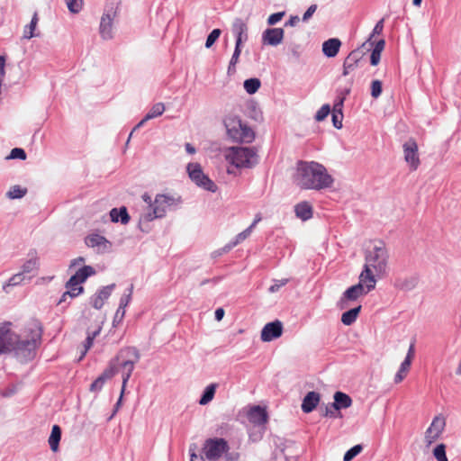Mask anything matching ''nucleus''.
<instances>
[{
	"instance_id": "nucleus-1",
	"label": "nucleus",
	"mask_w": 461,
	"mask_h": 461,
	"mask_svg": "<svg viewBox=\"0 0 461 461\" xmlns=\"http://www.w3.org/2000/svg\"><path fill=\"white\" fill-rule=\"evenodd\" d=\"M389 253L383 241L375 242L365 251V265L359 278L362 282H369L367 291L375 289L376 276L384 274L387 267Z\"/></svg>"
},
{
	"instance_id": "nucleus-2",
	"label": "nucleus",
	"mask_w": 461,
	"mask_h": 461,
	"mask_svg": "<svg viewBox=\"0 0 461 461\" xmlns=\"http://www.w3.org/2000/svg\"><path fill=\"white\" fill-rule=\"evenodd\" d=\"M294 181L303 189L313 190L330 188L333 184V178L325 167L314 161H299Z\"/></svg>"
},
{
	"instance_id": "nucleus-3",
	"label": "nucleus",
	"mask_w": 461,
	"mask_h": 461,
	"mask_svg": "<svg viewBox=\"0 0 461 461\" xmlns=\"http://www.w3.org/2000/svg\"><path fill=\"white\" fill-rule=\"evenodd\" d=\"M27 335L24 338L15 334V340L12 342V349L14 356L21 361L31 360L34 357L36 348L41 344L42 328L40 322L33 321L27 328Z\"/></svg>"
},
{
	"instance_id": "nucleus-4",
	"label": "nucleus",
	"mask_w": 461,
	"mask_h": 461,
	"mask_svg": "<svg viewBox=\"0 0 461 461\" xmlns=\"http://www.w3.org/2000/svg\"><path fill=\"white\" fill-rule=\"evenodd\" d=\"M203 454L208 461H238L240 454L236 451L230 452L228 442L224 438H212L204 441L202 447Z\"/></svg>"
},
{
	"instance_id": "nucleus-5",
	"label": "nucleus",
	"mask_w": 461,
	"mask_h": 461,
	"mask_svg": "<svg viewBox=\"0 0 461 461\" xmlns=\"http://www.w3.org/2000/svg\"><path fill=\"white\" fill-rule=\"evenodd\" d=\"M182 203L180 196L158 194L153 203V210L141 214L140 220L151 221L155 219L163 218L167 209L176 208Z\"/></svg>"
},
{
	"instance_id": "nucleus-6",
	"label": "nucleus",
	"mask_w": 461,
	"mask_h": 461,
	"mask_svg": "<svg viewBox=\"0 0 461 461\" xmlns=\"http://www.w3.org/2000/svg\"><path fill=\"white\" fill-rule=\"evenodd\" d=\"M224 125L229 137L235 141L249 143L255 138L254 131L243 123L238 116H227L224 120Z\"/></svg>"
},
{
	"instance_id": "nucleus-7",
	"label": "nucleus",
	"mask_w": 461,
	"mask_h": 461,
	"mask_svg": "<svg viewBox=\"0 0 461 461\" xmlns=\"http://www.w3.org/2000/svg\"><path fill=\"white\" fill-rule=\"evenodd\" d=\"M226 159L236 167H252L258 163V155L254 148L232 147L226 154Z\"/></svg>"
},
{
	"instance_id": "nucleus-8",
	"label": "nucleus",
	"mask_w": 461,
	"mask_h": 461,
	"mask_svg": "<svg viewBox=\"0 0 461 461\" xmlns=\"http://www.w3.org/2000/svg\"><path fill=\"white\" fill-rule=\"evenodd\" d=\"M118 4L112 3L105 6L101 16L99 24V34L104 41H110L113 38V22L117 17Z\"/></svg>"
},
{
	"instance_id": "nucleus-9",
	"label": "nucleus",
	"mask_w": 461,
	"mask_h": 461,
	"mask_svg": "<svg viewBox=\"0 0 461 461\" xmlns=\"http://www.w3.org/2000/svg\"><path fill=\"white\" fill-rule=\"evenodd\" d=\"M186 170L190 179L197 186L212 193H215L217 191V185L203 172L202 167L199 163H189L186 167Z\"/></svg>"
},
{
	"instance_id": "nucleus-10",
	"label": "nucleus",
	"mask_w": 461,
	"mask_h": 461,
	"mask_svg": "<svg viewBox=\"0 0 461 461\" xmlns=\"http://www.w3.org/2000/svg\"><path fill=\"white\" fill-rule=\"evenodd\" d=\"M369 282H362L359 279V283L348 288L343 296L340 298L338 305L340 309H346L348 306V301H355L362 295L366 294L370 291H367Z\"/></svg>"
},
{
	"instance_id": "nucleus-11",
	"label": "nucleus",
	"mask_w": 461,
	"mask_h": 461,
	"mask_svg": "<svg viewBox=\"0 0 461 461\" xmlns=\"http://www.w3.org/2000/svg\"><path fill=\"white\" fill-rule=\"evenodd\" d=\"M404 159L410 166L411 170H416L420 165V158L418 154V145L412 139L408 140L403 144Z\"/></svg>"
},
{
	"instance_id": "nucleus-12",
	"label": "nucleus",
	"mask_w": 461,
	"mask_h": 461,
	"mask_svg": "<svg viewBox=\"0 0 461 461\" xmlns=\"http://www.w3.org/2000/svg\"><path fill=\"white\" fill-rule=\"evenodd\" d=\"M95 274V270L91 266H84L79 268L75 275H73L68 281L66 283V288H80L82 287L80 284L84 283L89 276H94Z\"/></svg>"
},
{
	"instance_id": "nucleus-13",
	"label": "nucleus",
	"mask_w": 461,
	"mask_h": 461,
	"mask_svg": "<svg viewBox=\"0 0 461 461\" xmlns=\"http://www.w3.org/2000/svg\"><path fill=\"white\" fill-rule=\"evenodd\" d=\"M283 324L280 321L276 320L267 323L260 334L261 340L264 342H269L276 339L282 336Z\"/></svg>"
},
{
	"instance_id": "nucleus-14",
	"label": "nucleus",
	"mask_w": 461,
	"mask_h": 461,
	"mask_svg": "<svg viewBox=\"0 0 461 461\" xmlns=\"http://www.w3.org/2000/svg\"><path fill=\"white\" fill-rule=\"evenodd\" d=\"M285 31L282 28H267L262 32V44L277 46L282 43Z\"/></svg>"
},
{
	"instance_id": "nucleus-15",
	"label": "nucleus",
	"mask_w": 461,
	"mask_h": 461,
	"mask_svg": "<svg viewBox=\"0 0 461 461\" xmlns=\"http://www.w3.org/2000/svg\"><path fill=\"white\" fill-rule=\"evenodd\" d=\"M117 372L118 369L116 367V365L113 363V361H111L109 366L105 368L104 372L91 384L90 391H101L105 382L111 379Z\"/></svg>"
},
{
	"instance_id": "nucleus-16",
	"label": "nucleus",
	"mask_w": 461,
	"mask_h": 461,
	"mask_svg": "<svg viewBox=\"0 0 461 461\" xmlns=\"http://www.w3.org/2000/svg\"><path fill=\"white\" fill-rule=\"evenodd\" d=\"M247 418L249 422L253 423L254 425L261 426L267 423L268 415L266 408L259 405H254L249 407V411H247Z\"/></svg>"
},
{
	"instance_id": "nucleus-17",
	"label": "nucleus",
	"mask_w": 461,
	"mask_h": 461,
	"mask_svg": "<svg viewBox=\"0 0 461 461\" xmlns=\"http://www.w3.org/2000/svg\"><path fill=\"white\" fill-rule=\"evenodd\" d=\"M10 323L0 327V355L10 352L12 341L15 340V333L9 329Z\"/></svg>"
},
{
	"instance_id": "nucleus-18",
	"label": "nucleus",
	"mask_w": 461,
	"mask_h": 461,
	"mask_svg": "<svg viewBox=\"0 0 461 461\" xmlns=\"http://www.w3.org/2000/svg\"><path fill=\"white\" fill-rule=\"evenodd\" d=\"M85 242L89 248H95L99 253H104L111 248V242L99 234L88 235Z\"/></svg>"
},
{
	"instance_id": "nucleus-19",
	"label": "nucleus",
	"mask_w": 461,
	"mask_h": 461,
	"mask_svg": "<svg viewBox=\"0 0 461 461\" xmlns=\"http://www.w3.org/2000/svg\"><path fill=\"white\" fill-rule=\"evenodd\" d=\"M114 287L115 284H111L98 290L91 298L92 306L96 310H100L104 304V302L110 297Z\"/></svg>"
},
{
	"instance_id": "nucleus-20",
	"label": "nucleus",
	"mask_w": 461,
	"mask_h": 461,
	"mask_svg": "<svg viewBox=\"0 0 461 461\" xmlns=\"http://www.w3.org/2000/svg\"><path fill=\"white\" fill-rule=\"evenodd\" d=\"M333 398L334 402L330 404V409H332L334 412H338L341 409H347L352 404V399L345 393L336 392Z\"/></svg>"
},
{
	"instance_id": "nucleus-21",
	"label": "nucleus",
	"mask_w": 461,
	"mask_h": 461,
	"mask_svg": "<svg viewBox=\"0 0 461 461\" xmlns=\"http://www.w3.org/2000/svg\"><path fill=\"white\" fill-rule=\"evenodd\" d=\"M321 400L319 393L312 391L309 392L303 398L302 402V411L305 413L312 412L318 405Z\"/></svg>"
},
{
	"instance_id": "nucleus-22",
	"label": "nucleus",
	"mask_w": 461,
	"mask_h": 461,
	"mask_svg": "<svg viewBox=\"0 0 461 461\" xmlns=\"http://www.w3.org/2000/svg\"><path fill=\"white\" fill-rule=\"evenodd\" d=\"M248 27L246 23L241 19H236L232 24V32L236 36L235 44L242 45V42L247 41Z\"/></svg>"
},
{
	"instance_id": "nucleus-23",
	"label": "nucleus",
	"mask_w": 461,
	"mask_h": 461,
	"mask_svg": "<svg viewBox=\"0 0 461 461\" xmlns=\"http://www.w3.org/2000/svg\"><path fill=\"white\" fill-rule=\"evenodd\" d=\"M135 362H132L131 360H123L121 363V371H122V393L121 396H122V393L124 392L126 384L128 383L133 370ZM122 397H120L119 401L117 402V405L120 404Z\"/></svg>"
},
{
	"instance_id": "nucleus-24",
	"label": "nucleus",
	"mask_w": 461,
	"mask_h": 461,
	"mask_svg": "<svg viewBox=\"0 0 461 461\" xmlns=\"http://www.w3.org/2000/svg\"><path fill=\"white\" fill-rule=\"evenodd\" d=\"M341 46V41L337 38H331L325 41L322 44V52L328 58L335 57Z\"/></svg>"
},
{
	"instance_id": "nucleus-25",
	"label": "nucleus",
	"mask_w": 461,
	"mask_h": 461,
	"mask_svg": "<svg viewBox=\"0 0 461 461\" xmlns=\"http://www.w3.org/2000/svg\"><path fill=\"white\" fill-rule=\"evenodd\" d=\"M29 258L22 266V273L26 276L28 274L35 273L39 267V258L36 251L28 254Z\"/></svg>"
},
{
	"instance_id": "nucleus-26",
	"label": "nucleus",
	"mask_w": 461,
	"mask_h": 461,
	"mask_svg": "<svg viewBox=\"0 0 461 461\" xmlns=\"http://www.w3.org/2000/svg\"><path fill=\"white\" fill-rule=\"evenodd\" d=\"M110 218L113 222H121L122 224H127L130 221V215L127 208L122 206L121 208H113L110 211Z\"/></svg>"
},
{
	"instance_id": "nucleus-27",
	"label": "nucleus",
	"mask_w": 461,
	"mask_h": 461,
	"mask_svg": "<svg viewBox=\"0 0 461 461\" xmlns=\"http://www.w3.org/2000/svg\"><path fill=\"white\" fill-rule=\"evenodd\" d=\"M294 212L298 218L307 221L312 217V207L308 202H301L294 206Z\"/></svg>"
},
{
	"instance_id": "nucleus-28",
	"label": "nucleus",
	"mask_w": 461,
	"mask_h": 461,
	"mask_svg": "<svg viewBox=\"0 0 461 461\" xmlns=\"http://www.w3.org/2000/svg\"><path fill=\"white\" fill-rule=\"evenodd\" d=\"M418 284V279L414 276L406 278H397L394 286L402 291H411Z\"/></svg>"
},
{
	"instance_id": "nucleus-29",
	"label": "nucleus",
	"mask_w": 461,
	"mask_h": 461,
	"mask_svg": "<svg viewBox=\"0 0 461 461\" xmlns=\"http://www.w3.org/2000/svg\"><path fill=\"white\" fill-rule=\"evenodd\" d=\"M373 42L371 41V37L362 44L360 48H357L352 50L348 55H350L356 62H359L362 58L365 56L366 51H369L373 46Z\"/></svg>"
},
{
	"instance_id": "nucleus-30",
	"label": "nucleus",
	"mask_w": 461,
	"mask_h": 461,
	"mask_svg": "<svg viewBox=\"0 0 461 461\" xmlns=\"http://www.w3.org/2000/svg\"><path fill=\"white\" fill-rule=\"evenodd\" d=\"M360 311L361 305H358L357 307L352 308L343 312L341 316V322L347 326L353 324L356 321Z\"/></svg>"
},
{
	"instance_id": "nucleus-31",
	"label": "nucleus",
	"mask_w": 461,
	"mask_h": 461,
	"mask_svg": "<svg viewBox=\"0 0 461 461\" xmlns=\"http://www.w3.org/2000/svg\"><path fill=\"white\" fill-rule=\"evenodd\" d=\"M217 386V384H210L205 387L199 400L200 405H206L213 399Z\"/></svg>"
},
{
	"instance_id": "nucleus-32",
	"label": "nucleus",
	"mask_w": 461,
	"mask_h": 461,
	"mask_svg": "<svg viewBox=\"0 0 461 461\" xmlns=\"http://www.w3.org/2000/svg\"><path fill=\"white\" fill-rule=\"evenodd\" d=\"M120 357H125L126 360H131L137 363L140 358L139 350L134 347H128L121 350Z\"/></svg>"
},
{
	"instance_id": "nucleus-33",
	"label": "nucleus",
	"mask_w": 461,
	"mask_h": 461,
	"mask_svg": "<svg viewBox=\"0 0 461 461\" xmlns=\"http://www.w3.org/2000/svg\"><path fill=\"white\" fill-rule=\"evenodd\" d=\"M38 21H39L38 14H37V13H35L32 18L30 24H28L24 27L23 38L30 40L32 37H35L38 35L34 32L37 23H38Z\"/></svg>"
},
{
	"instance_id": "nucleus-34",
	"label": "nucleus",
	"mask_w": 461,
	"mask_h": 461,
	"mask_svg": "<svg viewBox=\"0 0 461 461\" xmlns=\"http://www.w3.org/2000/svg\"><path fill=\"white\" fill-rule=\"evenodd\" d=\"M411 365V362L409 359H404L402 361L398 372L396 373V375L394 376L395 384L401 383L406 377V375L410 370Z\"/></svg>"
},
{
	"instance_id": "nucleus-35",
	"label": "nucleus",
	"mask_w": 461,
	"mask_h": 461,
	"mask_svg": "<svg viewBox=\"0 0 461 461\" xmlns=\"http://www.w3.org/2000/svg\"><path fill=\"white\" fill-rule=\"evenodd\" d=\"M84 291V288L83 287H80V288H74V287H70V288H67V291L63 293V294L61 295L60 299L59 300L58 302V304H62L64 303H67L68 302V299H73L77 296H78L80 294H82Z\"/></svg>"
},
{
	"instance_id": "nucleus-36",
	"label": "nucleus",
	"mask_w": 461,
	"mask_h": 461,
	"mask_svg": "<svg viewBox=\"0 0 461 461\" xmlns=\"http://www.w3.org/2000/svg\"><path fill=\"white\" fill-rule=\"evenodd\" d=\"M446 426V420L443 416H436L426 432H442Z\"/></svg>"
},
{
	"instance_id": "nucleus-37",
	"label": "nucleus",
	"mask_w": 461,
	"mask_h": 461,
	"mask_svg": "<svg viewBox=\"0 0 461 461\" xmlns=\"http://www.w3.org/2000/svg\"><path fill=\"white\" fill-rule=\"evenodd\" d=\"M243 86L248 94L253 95L259 89L261 82L258 78L253 77L246 79Z\"/></svg>"
},
{
	"instance_id": "nucleus-38",
	"label": "nucleus",
	"mask_w": 461,
	"mask_h": 461,
	"mask_svg": "<svg viewBox=\"0 0 461 461\" xmlns=\"http://www.w3.org/2000/svg\"><path fill=\"white\" fill-rule=\"evenodd\" d=\"M241 46L242 45L235 44L234 52L231 56V59L229 63V67H228V74H232V73H235V71H236V65L239 62V58L241 53Z\"/></svg>"
},
{
	"instance_id": "nucleus-39",
	"label": "nucleus",
	"mask_w": 461,
	"mask_h": 461,
	"mask_svg": "<svg viewBox=\"0 0 461 461\" xmlns=\"http://www.w3.org/2000/svg\"><path fill=\"white\" fill-rule=\"evenodd\" d=\"M189 456L190 461H204V455L203 454L202 448H200L196 444H191L189 446Z\"/></svg>"
},
{
	"instance_id": "nucleus-40",
	"label": "nucleus",
	"mask_w": 461,
	"mask_h": 461,
	"mask_svg": "<svg viewBox=\"0 0 461 461\" xmlns=\"http://www.w3.org/2000/svg\"><path fill=\"white\" fill-rule=\"evenodd\" d=\"M252 227H248L246 230H244L242 232L239 233L236 238H235V240L230 242V244H228L226 247H225V249L226 250H229L230 249H232L233 247L237 246L239 243L242 242L243 240H245L252 232Z\"/></svg>"
},
{
	"instance_id": "nucleus-41",
	"label": "nucleus",
	"mask_w": 461,
	"mask_h": 461,
	"mask_svg": "<svg viewBox=\"0 0 461 461\" xmlns=\"http://www.w3.org/2000/svg\"><path fill=\"white\" fill-rule=\"evenodd\" d=\"M26 194H27L26 188H23L20 185H14L6 193V196L12 200L13 199H20V198H23Z\"/></svg>"
},
{
	"instance_id": "nucleus-42",
	"label": "nucleus",
	"mask_w": 461,
	"mask_h": 461,
	"mask_svg": "<svg viewBox=\"0 0 461 461\" xmlns=\"http://www.w3.org/2000/svg\"><path fill=\"white\" fill-rule=\"evenodd\" d=\"M165 111V105L162 103L155 104L146 114V120H151L160 116Z\"/></svg>"
},
{
	"instance_id": "nucleus-43",
	"label": "nucleus",
	"mask_w": 461,
	"mask_h": 461,
	"mask_svg": "<svg viewBox=\"0 0 461 461\" xmlns=\"http://www.w3.org/2000/svg\"><path fill=\"white\" fill-rule=\"evenodd\" d=\"M432 452L437 461H448L446 455V446L444 444L437 445Z\"/></svg>"
},
{
	"instance_id": "nucleus-44",
	"label": "nucleus",
	"mask_w": 461,
	"mask_h": 461,
	"mask_svg": "<svg viewBox=\"0 0 461 461\" xmlns=\"http://www.w3.org/2000/svg\"><path fill=\"white\" fill-rule=\"evenodd\" d=\"M363 450V446L361 444H357L348 449L343 457V461H351L354 457H356L361 451Z\"/></svg>"
},
{
	"instance_id": "nucleus-45",
	"label": "nucleus",
	"mask_w": 461,
	"mask_h": 461,
	"mask_svg": "<svg viewBox=\"0 0 461 461\" xmlns=\"http://www.w3.org/2000/svg\"><path fill=\"white\" fill-rule=\"evenodd\" d=\"M221 33V31L220 29H213L210 34L207 36L206 41H205V48L210 49L215 41L219 39L220 35Z\"/></svg>"
},
{
	"instance_id": "nucleus-46",
	"label": "nucleus",
	"mask_w": 461,
	"mask_h": 461,
	"mask_svg": "<svg viewBox=\"0 0 461 461\" xmlns=\"http://www.w3.org/2000/svg\"><path fill=\"white\" fill-rule=\"evenodd\" d=\"M24 280H25V276L22 272H19V273L14 275L12 277H10L6 285H4V289L5 290L6 286L18 285L22 284Z\"/></svg>"
},
{
	"instance_id": "nucleus-47",
	"label": "nucleus",
	"mask_w": 461,
	"mask_h": 461,
	"mask_svg": "<svg viewBox=\"0 0 461 461\" xmlns=\"http://www.w3.org/2000/svg\"><path fill=\"white\" fill-rule=\"evenodd\" d=\"M68 10L73 14H77L83 5V0H65Z\"/></svg>"
},
{
	"instance_id": "nucleus-48",
	"label": "nucleus",
	"mask_w": 461,
	"mask_h": 461,
	"mask_svg": "<svg viewBox=\"0 0 461 461\" xmlns=\"http://www.w3.org/2000/svg\"><path fill=\"white\" fill-rule=\"evenodd\" d=\"M330 113V104H323L316 113L315 114V120L317 122L323 121Z\"/></svg>"
},
{
	"instance_id": "nucleus-49",
	"label": "nucleus",
	"mask_w": 461,
	"mask_h": 461,
	"mask_svg": "<svg viewBox=\"0 0 461 461\" xmlns=\"http://www.w3.org/2000/svg\"><path fill=\"white\" fill-rule=\"evenodd\" d=\"M382 82L378 79L373 80L371 83V95L373 98H378L382 94Z\"/></svg>"
},
{
	"instance_id": "nucleus-50",
	"label": "nucleus",
	"mask_w": 461,
	"mask_h": 461,
	"mask_svg": "<svg viewBox=\"0 0 461 461\" xmlns=\"http://www.w3.org/2000/svg\"><path fill=\"white\" fill-rule=\"evenodd\" d=\"M132 290H133V285H131L128 289V293L127 294H124L121 299H120V304H119V308L121 309H125L126 306L129 304V303L131 302V295H132Z\"/></svg>"
},
{
	"instance_id": "nucleus-51",
	"label": "nucleus",
	"mask_w": 461,
	"mask_h": 461,
	"mask_svg": "<svg viewBox=\"0 0 461 461\" xmlns=\"http://www.w3.org/2000/svg\"><path fill=\"white\" fill-rule=\"evenodd\" d=\"M101 330V328H98L96 330L93 331L92 333L88 332L87 337L86 339L84 347H85V352L84 354L92 347L95 338L99 334Z\"/></svg>"
},
{
	"instance_id": "nucleus-52",
	"label": "nucleus",
	"mask_w": 461,
	"mask_h": 461,
	"mask_svg": "<svg viewBox=\"0 0 461 461\" xmlns=\"http://www.w3.org/2000/svg\"><path fill=\"white\" fill-rule=\"evenodd\" d=\"M60 439L61 434H50L49 438V444L53 452L58 451Z\"/></svg>"
},
{
	"instance_id": "nucleus-53",
	"label": "nucleus",
	"mask_w": 461,
	"mask_h": 461,
	"mask_svg": "<svg viewBox=\"0 0 461 461\" xmlns=\"http://www.w3.org/2000/svg\"><path fill=\"white\" fill-rule=\"evenodd\" d=\"M9 158H19V159H25L26 158V153L25 151L21 148H14L11 150V153L9 155Z\"/></svg>"
},
{
	"instance_id": "nucleus-54",
	"label": "nucleus",
	"mask_w": 461,
	"mask_h": 461,
	"mask_svg": "<svg viewBox=\"0 0 461 461\" xmlns=\"http://www.w3.org/2000/svg\"><path fill=\"white\" fill-rule=\"evenodd\" d=\"M285 12H278L271 14L267 18V24L270 26L275 25L276 23L282 20V18L285 16Z\"/></svg>"
},
{
	"instance_id": "nucleus-55",
	"label": "nucleus",
	"mask_w": 461,
	"mask_h": 461,
	"mask_svg": "<svg viewBox=\"0 0 461 461\" xmlns=\"http://www.w3.org/2000/svg\"><path fill=\"white\" fill-rule=\"evenodd\" d=\"M344 102L345 101L343 100V97H337V99L333 104L332 113L343 114L342 109H343Z\"/></svg>"
},
{
	"instance_id": "nucleus-56",
	"label": "nucleus",
	"mask_w": 461,
	"mask_h": 461,
	"mask_svg": "<svg viewBox=\"0 0 461 461\" xmlns=\"http://www.w3.org/2000/svg\"><path fill=\"white\" fill-rule=\"evenodd\" d=\"M288 282V279H282V280H279V281H276V283L274 285H272L269 288H268V291L270 293H276L277 292L282 286L285 285Z\"/></svg>"
},
{
	"instance_id": "nucleus-57",
	"label": "nucleus",
	"mask_w": 461,
	"mask_h": 461,
	"mask_svg": "<svg viewBox=\"0 0 461 461\" xmlns=\"http://www.w3.org/2000/svg\"><path fill=\"white\" fill-rule=\"evenodd\" d=\"M342 120L343 114L332 113V123L336 129L339 130L342 128Z\"/></svg>"
},
{
	"instance_id": "nucleus-58",
	"label": "nucleus",
	"mask_w": 461,
	"mask_h": 461,
	"mask_svg": "<svg viewBox=\"0 0 461 461\" xmlns=\"http://www.w3.org/2000/svg\"><path fill=\"white\" fill-rule=\"evenodd\" d=\"M316 10H317L316 5H310L308 7V9L306 10V12L303 15V21L307 22L313 15V14L315 13Z\"/></svg>"
},
{
	"instance_id": "nucleus-59",
	"label": "nucleus",
	"mask_w": 461,
	"mask_h": 461,
	"mask_svg": "<svg viewBox=\"0 0 461 461\" xmlns=\"http://www.w3.org/2000/svg\"><path fill=\"white\" fill-rule=\"evenodd\" d=\"M125 315V309H121L118 307L114 318H113V325H116V323H120L123 317Z\"/></svg>"
},
{
	"instance_id": "nucleus-60",
	"label": "nucleus",
	"mask_w": 461,
	"mask_h": 461,
	"mask_svg": "<svg viewBox=\"0 0 461 461\" xmlns=\"http://www.w3.org/2000/svg\"><path fill=\"white\" fill-rule=\"evenodd\" d=\"M380 59H381V53L378 52V50H372L371 56H370V63H371V65L372 66H376L379 63Z\"/></svg>"
},
{
	"instance_id": "nucleus-61",
	"label": "nucleus",
	"mask_w": 461,
	"mask_h": 461,
	"mask_svg": "<svg viewBox=\"0 0 461 461\" xmlns=\"http://www.w3.org/2000/svg\"><path fill=\"white\" fill-rule=\"evenodd\" d=\"M141 197H142V200L148 205L147 212L152 211L153 210V203H154V201H152L150 195L148 193H145V194H142Z\"/></svg>"
},
{
	"instance_id": "nucleus-62",
	"label": "nucleus",
	"mask_w": 461,
	"mask_h": 461,
	"mask_svg": "<svg viewBox=\"0 0 461 461\" xmlns=\"http://www.w3.org/2000/svg\"><path fill=\"white\" fill-rule=\"evenodd\" d=\"M344 63L347 64L348 68H356L357 66V62H356L350 55H348L344 60Z\"/></svg>"
},
{
	"instance_id": "nucleus-63",
	"label": "nucleus",
	"mask_w": 461,
	"mask_h": 461,
	"mask_svg": "<svg viewBox=\"0 0 461 461\" xmlns=\"http://www.w3.org/2000/svg\"><path fill=\"white\" fill-rule=\"evenodd\" d=\"M383 28H384V19L380 20L375 26L374 30H373V34L371 35V37L374 35V34H380L383 31Z\"/></svg>"
},
{
	"instance_id": "nucleus-64",
	"label": "nucleus",
	"mask_w": 461,
	"mask_h": 461,
	"mask_svg": "<svg viewBox=\"0 0 461 461\" xmlns=\"http://www.w3.org/2000/svg\"><path fill=\"white\" fill-rule=\"evenodd\" d=\"M300 19L298 16H291L290 19L285 23V26H295L298 24Z\"/></svg>"
}]
</instances>
